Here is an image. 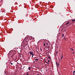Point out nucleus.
Here are the masks:
<instances>
[{
    "label": "nucleus",
    "instance_id": "f257e3e1",
    "mask_svg": "<svg viewBox=\"0 0 75 75\" xmlns=\"http://www.w3.org/2000/svg\"><path fill=\"white\" fill-rule=\"evenodd\" d=\"M13 53V52L11 51H10L9 53H8L7 56L8 57V58L10 57H14V54H12Z\"/></svg>",
    "mask_w": 75,
    "mask_h": 75
},
{
    "label": "nucleus",
    "instance_id": "f03ea898",
    "mask_svg": "<svg viewBox=\"0 0 75 75\" xmlns=\"http://www.w3.org/2000/svg\"><path fill=\"white\" fill-rule=\"evenodd\" d=\"M24 41H25V44L27 45L28 44V42L29 41V40L28 39V38L26 37L25 39H24Z\"/></svg>",
    "mask_w": 75,
    "mask_h": 75
},
{
    "label": "nucleus",
    "instance_id": "7ed1b4c3",
    "mask_svg": "<svg viewBox=\"0 0 75 75\" xmlns=\"http://www.w3.org/2000/svg\"><path fill=\"white\" fill-rule=\"evenodd\" d=\"M29 38L30 40H32V39H33V37L32 36H29Z\"/></svg>",
    "mask_w": 75,
    "mask_h": 75
},
{
    "label": "nucleus",
    "instance_id": "20e7f679",
    "mask_svg": "<svg viewBox=\"0 0 75 75\" xmlns=\"http://www.w3.org/2000/svg\"><path fill=\"white\" fill-rule=\"evenodd\" d=\"M45 61L46 64H48V62H47L46 61V60H45Z\"/></svg>",
    "mask_w": 75,
    "mask_h": 75
},
{
    "label": "nucleus",
    "instance_id": "39448f33",
    "mask_svg": "<svg viewBox=\"0 0 75 75\" xmlns=\"http://www.w3.org/2000/svg\"><path fill=\"white\" fill-rule=\"evenodd\" d=\"M73 75H75V71H73Z\"/></svg>",
    "mask_w": 75,
    "mask_h": 75
},
{
    "label": "nucleus",
    "instance_id": "423d86ee",
    "mask_svg": "<svg viewBox=\"0 0 75 75\" xmlns=\"http://www.w3.org/2000/svg\"><path fill=\"white\" fill-rule=\"evenodd\" d=\"M69 22H68L66 24V25H68V24H69Z\"/></svg>",
    "mask_w": 75,
    "mask_h": 75
},
{
    "label": "nucleus",
    "instance_id": "0eeeda50",
    "mask_svg": "<svg viewBox=\"0 0 75 75\" xmlns=\"http://www.w3.org/2000/svg\"><path fill=\"white\" fill-rule=\"evenodd\" d=\"M72 22H74V21H75V19L72 20Z\"/></svg>",
    "mask_w": 75,
    "mask_h": 75
},
{
    "label": "nucleus",
    "instance_id": "6e6552de",
    "mask_svg": "<svg viewBox=\"0 0 75 75\" xmlns=\"http://www.w3.org/2000/svg\"><path fill=\"white\" fill-rule=\"evenodd\" d=\"M30 55H32V52H30Z\"/></svg>",
    "mask_w": 75,
    "mask_h": 75
},
{
    "label": "nucleus",
    "instance_id": "1a4fd4ad",
    "mask_svg": "<svg viewBox=\"0 0 75 75\" xmlns=\"http://www.w3.org/2000/svg\"><path fill=\"white\" fill-rule=\"evenodd\" d=\"M47 62H48V64L49 63V62H50V60H48V61H47Z\"/></svg>",
    "mask_w": 75,
    "mask_h": 75
},
{
    "label": "nucleus",
    "instance_id": "9d476101",
    "mask_svg": "<svg viewBox=\"0 0 75 75\" xmlns=\"http://www.w3.org/2000/svg\"><path fill=\"white\" fill-rule=\"evenodd\" d=\"M33 53H32V57H33Z\"/></svg>",
    "mask_w": 75,
    "mask_h": 75
},
{
    "label": "nucleus",
    "instance_id": "9b49d317",
    "mask_svg": "<svg viewBox=\"0 0 75 75\" xmlns=\"http://www.w3.org/2000/svg\"><path fill=\"white\" fill-rule=\"evenodd\" d=\"M57 67H58V66H59V63L57 64Z\"/></svg>",
    "mask_w": 75,
    "mask_h": 75
},
{
    "label": "nucleus",
    "instance_id": "f8f14e48",
    "mask_svg": "<svg viewBox=\"0 0 75 75\" xmlns=\"http://www.w3.org/2000/svg\"><path fill=\"white\" fill-rule=\"evenodd\" d=\"M28 69H29V70H30V69H31V68H30V67H29Z\"/></svg>",
    "mask_w": 75,
    "mask_h": 75
},
{
    "label": "nucleus",
    "instance_id": "ddd939ff",
    "mask_svg": "<svg viewBox=\"0 0 75 75\" xmlns=\"http://www.w3.org/2000/svg\"><path fill=\"white\" fill-rule=\"evenodd\" d=\"M35 61H38V59H35Z\"/></svg>",
    "mask_w": 75,
    "mask_h": 75
},
{
    "label": "nucleus",
    "instance_id": "4468645a",
    "mask_svg": "<svg viewBox=\"0 0 75 75\" xmlns=\"http://www.w3.org/2000/svg\"><path fill=\"white\" fill-rule=\"evenodd\" d=\"M10 64H11V65H13V63H11V62H9Z\"/></svg>",
    "mask_w": 75,
    "mask_h": 75
},
{
    "label": "nucleus",
    "instance_id": "2eb2a0df",
    "mask_svg": "<svg viewBox=\"0 0 75 75\" xmlns=\"http://www.w3.org/2000/svg\"><path fill=\"white\" fill-rule=\"evenodd\" d=\"M64 34H63L62 35V37H64Z\"/></svg>",
    "mask_w": 75,
    "mask_h": 75
},
{
    "label": "nucleus",
    "instance_id": "dca6fc26",
    "mask_svg": "<svg viewBox=\"0 0 75 75\" xmlns=\"http://www.w3.org/2000/svg\"><path fill=\"white\" fill-rule=\"evenodd\" d=\"M62 58H63V56H62V57H61V59H62Z\"/></svg>",
    "mask_w": 75,
    "mask_h": 75
},
{
    "label": "nucleus",
    "instance_id": "f3484780",
    "mask_svg": "<svg viewBox=\"0 0 75 75\" xmlns=\"http://www.w3.org/2000/svg\"><path fill=\"white\" fill-rule=\"evenodd\" d=\"M44 46H45V43L44 44Z\"/></svg>",
    "mask_w": 75,
    "mask_h": 75
},
{
    "label": "nucleus",
    "instance_id": "a211bd4d",
    "mask_svg": "<svg viewBox=\"0 0 75 75\" xmlns=\"http://www.w3.org/2000/svg\"><path fill=\"white\" fill-rule=\"evenodd\" d=\"M40 51H42V49H41V48H40Z\"/></svg>",
    "mask_w": 75,
    "mask_h": 75
},
{
    "label": "nucleus",
    "instance_id": "6ab92c4d",
    "mask_svg": "<svg viewBox=\"0 0 75 75\" xmlns=\"http://www.w3.org/2000/svg\"><path fill=\"white\" fill-rule=\"evenodd\" d=\"M71 50H73V51L74 50V49H72V48H71Z\"/></svg>",
    "mask_w": 75,
    "mask_h": 75
},
{
    "label": "nucleus",
    "instance_id": "aec40b11",
    "mask_svg": "<svg viewBox=\"0 0 75 75\" xmlns=\"http://www.w3.org/2000/svg\"><path fill=\"white\" fill-rule=\"evenodd\" d=\"M48 58H50V59H51V58L50 57H48Z\"/></svg>",
    "mask_w": 75,
    "mask_h": 75
},
{
    "label": "nucleus",
    "instance_id": "412c9836",
    "mask_svg": "<svg viewBox=\"0 0 75 75\" xmlns=\"http://www.w3.org/2000/svg\"><path fill=\"white\" fill-rule=\"evenodd\" d=\"M46 45H49L48 44V43H46Z\"/></svg>",
    "mask_w": 75,
    "mask_h": 75
},
{
    "label": "nucleus",
    "instance_id": "4be33fe9",
    "mask_svg": "<svg viewBox=\"0 0 75 75\" xmlns=\"http://www.w3.org/2000/svg\"><path fill=\"white\" fill-rule=\"evenodd\" d=\"M32 39H34V38H33L32 37Z\"/></svg>",
    "mask_w": 75,
    "mask_h": 75
},
{
    "label": "nucleus",
    "instance_id": "5701e85b",
    "mask_svg": "<svg viewBox=\"0 0 75 75\" xmlns=\"http://www.w3.org/2000/svg\"><path fill=\"white\" fill-rule=\"evenodd\" d=\"M66 38H65H65H64V40H66Z\"/></svg>",
    "mask_w": 75,
    "mask_h": 75
},
{
    "label": "nucleus",
    "instance_id": "b1692460",
    "mask_svg": "<svg viewBox=\"0 0 75 75\" xmlns=\"http://www.w3.org/2000/svg\"><path fill=\"white\" fill-rule=\"evenodd\" d=\"M56 65H57V64H58V63H56Z\"/></svg>",
    "mask_w": 75,
    "mask_h": 75
},
{
    "label": "nucleus",
    "instance_id": "393cba45",
    "mask_svg": "<svg viewBox=\"0 0 75 75\" xmlns=\"http://www.w3.org/2000/svg\"><path fill=\"white\" fill-rule=\"evenodd\" d=\"M14 59V60H16V59Z\"/></svg>",
    "mask_w": 75,
    "mask_h": 75
},
{
    "label": "nucleus",
    "instance_id": "a878e982",
    "mask_svg": "<svg viewBox=\"0 0 75 75\" xmlns=\"http://www.w3.org/2000/svg\"><path fill=\"white\" fill-rule=\"evenodd\" d=\"M29 75V74H27V75Z\"/></svg>",
    "mask_w": 75,
    "mask_h": 75
},
{
    "label": "nucleus",
    "instance_id": "bb28decb",
    "mask_svg": "<svg viewBox=\"0 0 75 75\" xmlns=\"http://www.w3.org/2000/svg\"><path fill=\"white\" fill-rule=\"evenodd\" d=\"M36 75H40L39 74H37Z\"/></svg>",
    "mask_w": 75,
    "mask_h": 75
},
{
    "label": "nucleus",
    "instance_id": "cd10ccee",
    "mask_svg": "<svg viewBox=\"0 0 75 75\" xmlns=\"http://www.w3.org/2000/svg\"><path fill=\"white\" fill-rule=\"evenodd\" d=\"M57 53H58V52H57Z\"/></svg>",
    "mask_w": 75,
    "mask_h": 75
},
{
    "label": "nucleus",
    "instance_id": "c85d7f7f",
    "mask_svg": "<svg viewBox=\"0 0 75 75\" xmlns=\"http://www.w3.org/2000/svg\"><path fill=\"white\" fill-rule=\"evenodd\" d=\"M47 48H49V47H48Z\"/></svg>",
    "mask_w": 75,
    "mask_h": 75
},
{
    "label": "nucleus",
    "instance_id": "c756f323",
    "mask_svg": "<svg viewBox=\"0 0 75 75\" xmlns=\"http://www.w3.org/2000/svg\"><path fill=\"white\" fill-rule=\"evenodd\" d=\"M73 54H74V52L73 53Z\"/></svg>",
    "mask_w": 75,
    "mask_h": 75
},
{
    "label": "nucleus",
    "instance_id": "7c9ffc66",
    "mask_svg": "<svg viewBox=\"0 0 75 75\" xmlns=\"http://www.w3.org/2000/svg\"><path fill=\"white\" fill-rule=\"evenodd\" d=\"M47 34H48V33H47Z\"/></svg>",
    "mask_w": 75,
    "mask_h": 75
},
{
    "label": "nucleus",
    "instance_id": "2f4dec72",
    "mask_svg": "<svg viewBox=\"0 0 75 75\" xmlns=\"http://www.w3.org/2000/svg\"><path fill=\"white\" fill-rule=\"evenodd\" d=\"M43 75H44V74H43Z\"/></svg>",
    "mask_w": 75,
    "mask_h": 75
}]
</instances>
